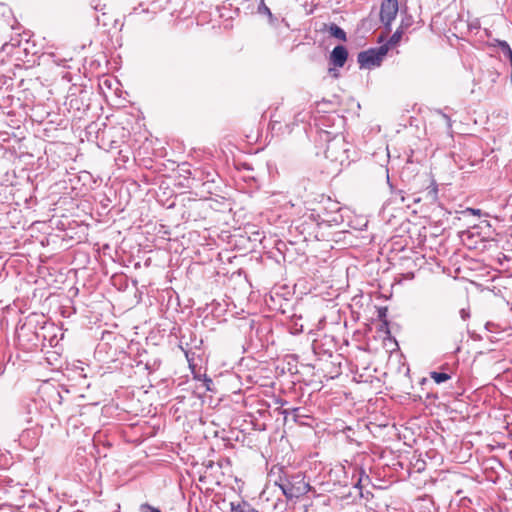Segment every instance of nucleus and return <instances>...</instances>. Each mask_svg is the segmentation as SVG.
<instances>
[{"label": "nucleus", "mask_w": 512, "mask_h": 512, "mask_svg": "<svg viewBox=\"0 0 512 512\" xmlns=\"http://www.w3.org/2000/svg\"><path fill=\"white\" fill-rule=\"evenodd\" d=\"M336 106L337 102L335 100L323 99L319 102H316V109L318 112L329 113L334 111Z\"/></svg>", "instance_id": "nucleus-12"}, {"label": "nucleus", "mask_w": 512, "mask_h": 512, "mask_svg": "<svg viewBox=\"0 0 512 512\" xmlns=\"http://www.w3.org/2000/svg\"><path fill=\"white\" fill-rule=\"evenodd\" d=\"M33 262L28 261L31 268H36V274L38 277L46 279L47 275H51L50 268L46 265L44 258H32Z\"/></svg>", "instance_id": "nucleus-11"}, {"label": "nucleus", "mask_w": 512, "mask_h": 512, "mask_svg": "<svg viewBox=\"0 0 512 512\" xmlns=\"http://www.w3.org/2000/svg\"><path fill=\"white\" fill-rule=\"evenodd\" d=\"M421 196L414 197L413 202L418 203L425 201L428 204H436L439 200V188L435 180H431V183L421 192Z\"/></svg>", "instance_id": "nucleus-8"}, {"label": "nucleus", "mask_w": 512, "mask_h": 512, "mask_svg": "<svg viewBox=\"0 0 512 512\" xmlns=\"http://www.w3.org/2000/svg\"><path fill=\"white\" fill-rule=\"evenodd\" d=\"M399 11L397 0H384L380 8V20L385 28L390 31L391 23Z\"/></svg>", "instance_id": "nucleus-7"}, {"label": "nucleus", "mask_w": 512, "mask_h": 512, "mask_svg": "<svg viewBox=\"0 0 512 512\" xmlns=\"http://www.w3.org/2000/svg\"><path fill=\"white\" fill-rule=\"evenodd\" d=\"M330 116H322L320 119H319V123L323 126H326L327 122L330 120Z\"/></svg>", "instance_id": "nucleus-26"}, {"label": "nucleus", "mask_w": 512, "mask_h": 512, "mask_svg": "<svg viewBox=\"0 0 512 512\" xmlns=\"http://www.w3.org/2000/svg\"><path fill=\"white\" fill-rule=\"evenodd\" d=\"M231 511L232 512H259L255 508H253L248 502H241L239 504L231 503Z\"/></svg>", "instance_id": "nucleus-14"}, {"label": "nucleus", "mask_w": 512, "mask_h": 512, "mask_svg": "<svg viewBox=\"0 0 512 512\" xmlns=\"http://www.w3.org/2000/svg\"><path fill=\"white\" fill-rule=\"evenodd\" d=\"M271 198H272V200H271L272 203H280L282 200L286 199V195H284L283 193H280V192H278V193L274 192V193H272Z\"/></svg>", "instance_id": "nucleus-21"}, {"label": "nucleus", "mask_w": 512, "mask_h": 512, "mask_svg": "<svg viewBox=\"0 0 512 512\" xmlns=\"http://www.w3.org/2000/svg\"><path fill=\"white\" fill-rule=\"evenodd\" d=\"M497 260H498V262H499V264H500V265H502V264H503V261L501 260V258H497Z\"/></svg>", "instance_id": "nucleus-32"}, {"label": "nucleus", "mask_w": 512, "mask_h": 512, "mask_svg": "<svg viewBox=\"0 0 512 512\" xmlns=\"http://www.w3.org/2000/svg\"><path fill=\"white\" fill-rule=\"evenodd\" d=\"M460 317L462 320L466 321L470 318V309L468 308H461L459 311Z\"/></svg>", "instance_id": "nucleus-23"}, {"label": "nucleus", "mask_w": 512, "mask_h": 512, "mask_svg": "<svg viewBox=\"0 0 512 512\" xmlns=\"http://www.w3.org/2000/svg\"><path fill=\"white\" fill-rule=\"evenodd\" d=\"M388 53V44L381 45L375 48L358 53L357 62L361 69H372L379 67Z\"/></svg>", "instance_id": "nucleus-5"}, {"label": "nucleus", "mask_w": 512, "mask_h": 512, "mask_svg": "<svg viewBox=\"0 0 512 512\" xmlns=\"http://www.w3.org/2000/svg\"><path fill=\"white\" fill-rule=\"evenodd\" d=\"M329 207L320 208V228L340 226L344 222L342 208L338 203L329 201Z\"/></svg>", "instance_id": "nucleus-6"}, {"label": "nucleus", "mask_w": 512, "mask_h": 512, "mask_svg": "<svg viewBox=\"0 0 512 512\" xmlns=\"http://www.w3.org/2000/svg\"><path fill=\"white\" fill-rule=\"evenodd\" d=\"M333 119L336 120L339 123V125H342L344 122V119L338 115L333 117Z\"/></svg>", "instance_id": "nucleus-28"}, {"label": "nucleus", "mask_w": 512, "mask_h": 512, "mask_svg": "<svg viewBox=\"0 0 512 512\" xmlns=\"http://www.w3.org/2000/svg\"><path fill=\"white\" fill-rule=\"evenodd\" d=\"M11 256L16 257V256H22V255L19 253H14V254H11Z\"/></svg>", "instance_id": "nucleus-31"}, {"label": "nucleus", "mask_w": 512, "mask_h": 512, "mask_svg": "<svg viewBox=\"0 0 512 512\" xmlns=\"http://www.w3.org/2000/svg\"><path fill=\"white\" fill-rule=\"evenodd\" d=\"M362 269L364 274L375 279L379 275L381 269L380 258H370L363 265Z\"/></svg>", "instance_id": "nucleus-10"}, {"label": "nucleus", "mask_w": 512, "mask_h": 512, "mask_svg": "<svg viewBox=\"0 0 512 512\" xmlns=\"http://www.w3.org/2000/svg\"><path fill=\"white\" fill-rule=\"evenodd\" d=\"M295 206L296 205L291 200L286 201L284 204V209L286 211L291 210L289 214L294 217L291 220V226H294L300 234L312 235L316 228H320V210L315 208H305L302 213L299 211L296 214L292 212Z\"/></svg>", "instance_id": "nucleus-3"}, {"label": "nucleus", "mask_w": 512, "mask_h": 512, "mask_svg": "<svg viewBox=\"0 0 512 512\" xmlns=\"http://www.w3.org/2000/svg\"><path fill=\"white\" fill-rule=\"evenodd\" d=\"M133 268H134V269H139V268H141V263H140L139 261H136V260H135V261H134Z\"/></svg>", "instance_id": "nucleus-30"}, {"label": "nucleus", "mask_w": 512, "mask_h": 512, "mask_svg": "<svg viewBox=\"0 0 512 512\" xmlns=\"http://www.w3.org/2000/svg\"><path fill=\"white\" fill-rule=\"evenodd\" d=\"M320 138L327 142L325 157L331 163L339 166L350 164L351 144L341 134L321 130Z\"/></svg>", "instance_id": "nucleus-2"}, {"label": "nucleus", "mask_w": 512, "mask_h": 512, "mask_svg": "<svg viewBox=\"0 0 512 512\" xmlns=\"http://www.w3.org/2000/svg\"><path fill=\"white\" fill-rule=\"evenodd\" d=\"M140 512H162L160 509L150 505L149 503H143L139 507Z\"/></svg>", "instance_id": "nucleus-19"}, {"label": "nucleus", "mask_w": 512, "mask_h": 512, "mask_svg": "<svg viewBox=\"0 0 512 512\" xmlns=\"http://www.w3.org/2000/svg\"><path fill=\"white\" fill-rule=\"evenodd\" d=\"M150 264H151V259L150 258H145L144 267H149Z\"/></svg>", "instance_id": "nucleus-29"}, {"label": "nucleus", "mask_w": 512, "mask_h": 512, "mask_svg": "<svg viewBox=\"0 0 512 512\" xmlns=\"http://www.w3.org/2000/svg\"><path fill=\"white\" fill-rule=\"evenodd\" d=\"M510 259L511 258H508V257L503 258V260H505V261H509Z\"/></svg>", "instance_id": "nucleus-33"}, {"label": "nucleus", "mask_w": 512, "mask_h": 512, "mask_svg": "<svg viewBox=\"0 0 512 512\" xmlns=\"http://www.w3.org/2000/svg\"><path fill=\"white\" fill-rule=\"evenodd\" d=\"M113 262H119L124 268L130 269L136 258H112Z\"/></svg>", "instance_id": "nucleus-18"}, {"label": "nucleus", "mask_w": 512, "mask_h": 512, "mask_svg": "<svg viewBox=\"0 0 512 512\" xmlns=\"http://www.w3.org/2000/svg\"><path fill=\"white\" fill-rule=\"evenodd\" d=\"M403 33H404V31L398 27V29L391 35L388 42L386 43V44H388V48L390 46L397 45L399 43V41L401 40Z\"/></svg>", "instance_id": "nucleus-16"}, {"label": "nucleus", "mask_w": 512, "mask_h": 512, "mask_svg": "<svg viewBox=\"0 0 512 512\" xmlns=\"http://www.w3.org/2000/svg\"><path fill=\"white\" fill-rule=\"evenodd\" d=\"M258 13L271 16V10L265 5L263 0H261L260 4L258 5Z\"/></svg>", "instance_id": "nucleus-20"}, {"label": "nucleus", "mask_w": 512, "mask_h": 512, "mask_svg": "<svg viewBox=\"0 0 512 512\" xmlns=\"http://www.w3.org/2000/svg\"><path fill=\"white\" fill-rule=\"evenodd\" d=\"M439 113H440V115L442 116V118L445 120L446 125H447V128H449V129H450V128L452 127V121H451V118H450L448 115H446V114H444V113H442V112H439Z\"/></svg>", "instance_id": "nucleus-24"}, {"label": "nucleus", "mask_w": 512, "mask_h": 512, "mask_svg": "<svg viewBox=\"0 0 512 512\" xmlns=\"http://www.w3.org/2000/svg\"><path fill=\"white\" fill-rule=\"evenodd\" d=\"M481 210L474 208H466L464 210L455 211L452 213L438 205L430 216V222L434 225L436 232L443 231L450 228L452 225L456 226V221H464L466 226H470L471 219L480 216Z\"/></svg>", "instance_id": "nucleus-1"}, {"label": "nucleus", "mask_w": 512, "mask_h": 512, "mask_svg": "<svg viewBox=\"0 0 512 512\" xmlns=\"http://www.w3.org/2000/svg\"><path fill=\"white\" fill-rule=\"evenodd\" d=\"M403 14L404 15L402 16L399 28H401L403 31H405L413 25L414 19L411 15H408L404 12H403Z\"/></svg>", "instance_id": "nucleus-17"}, {"label": "nucleus", "mask_w": 512, "mask_h": 512, "mask_svg": "<svg viewBox=\"0 0 512 512\" xmlns=\"http://www.w3.org/2000/svg\"><path fill=\"white\" fill-rule=\"evenodd\" d=\"M431 379H433L437 384L443 383L451 378V376L444 372L432 371L430 373Z\"/></svg>", "instance_id": "nucleus-15"}, {"label": "nucleus", "mask_w": 512, "mask_h": 512, "mask_svg": "<svg viewBox=\"0 0 512 512\" xmlns=\"http://www.w3.org/2000/svg\"><path fill=\"white\" fill-rule=\"evenodd\" d=\"M269 23L271 25H275V23L278 21V19L271 13V16H268Z\"/></svg>", "instance_id": "nucleus-27"}, {"label": "nucleus", "mask_w": 512, "mask_h": 512, "mask_svg": "<svg viewBox=\"0 0 512 512\" xmlns=\"http://www.w3.org/2000/svg\"><path fill=\"white\" fill-rule=\"evenodd\" d=\"M205 381H206V382H208V383H211V382H212V380H211V379H206Z\"/></svg>", "instance_id": "nucleus-34"}, {"label": "nucleus", "mask_w": 512, "mask_h": 512, "mask_svg": "<svg viewBox=\"0 0 512 512\" xmlns=\"http://www.w3.org/2000/svg\"><path fill=\"white\" fill-rule=\"evenodd\" d=\"M386 314H387V308L386 307H380L378 309V317L380 319H384L386 317Z\"/></svg>", "instance_id": "nucleus-25"}, {"label": "nucleus", "mask_w": 512, "mask_h": 512, "mask_svg": "<svg viewBox=\"0 0 512 512\" xmlns=\"http://www.w3.org/2000/svg\"><path fill=\"white\" fill-rule=\"evenodd\" d=\"M276 485L279 486L287 499L299 498L310 490V485L305 480V475L302 472L289 474L282 471Z\"/></svg>", "instance_id": "nucleus-4"}, {"label": "nucleus", "mask_w": 512, "mask_h": 512, "mask_svg": "<svg viewBox=\"0 0 512 512\" xmlns=\"http://www.w3.org/2000/svg\"><path fill=\"white\" fill-rule=\"evenodd\" d=\"M307 117H308V113L299 112L294 117L295 123H298V122L303 123L306 121Z\"/></svg>", "instance_id": "nucleus-22"}, {"label": "nucleus", "mask_w": 512, "mask_h": 512, "mask_svg": "<svg viewBox=\"0 0 512 512\" xmlns=\"http://www.w3.org/2000/svg\"><path fill=\"white\" fill-rule=\"evenodd\" d=\"M328 32L332 37L337 38L341 41H346L345 31L341 27H339L337 24H335V23L329 24Z\"/></svg>", "instance_id": "nucleus-13"}, {"label": "nucleus", "mask_w": 512, "mask_h": 512, "mask_svg": "<svg viewBox=\"0 0 512 512\" xmlns=\"http://www.w3.org/2000/svg\"><path fill=\"white\" fill-rule=\"evenodd\" d=\"M348 58V51L346 47L338 45L334 47L330 54V61L335 67H343Z\"/></svg>", "instance_id": "nucleus-9"}]
</instances>
